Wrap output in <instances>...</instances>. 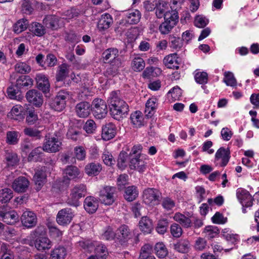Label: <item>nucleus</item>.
<instances>
[{"label": "nucleus", "instance_id": "obj_20", "mask_svg": "<svg viewBox=\"0 0 259 259\" xmlns=\"http://www.w3.org/2000/svg\"><path fill=\"white\" fill-rule=\"evenodd\" d=\"M113 22V21L111 15L108 13H105L102 15L99 18L97 27L99 31H104L108 29Z\"/></svg>", "mask_w": 259, "mask_h": 259}, {"label": "nucleus", "instance_id": "obj_8", "mask_svg": "<svg viewBox=\"0 0 259 259\" xmlns=\"http://www.w3.org/2000/svg\"><path fill=\"white\" fill-rule=\"evenodd\" d=\"M27 101L36 107H40L44 103L42 94L37 90H29L25 95Z\"/></svg>", "mask_w": 259, "mask_h": 259}, {"label": "nucleus", "instance_id": "obj_38", "mask_svg": "<svg viewBox=\"0 0 259 259\" xmlns=\"http://www.w3.org/2000/svg\"><path fill=\"white\" fill-rule=\"evenodd\" d=\"M190 247L189 241L187 239H181L174 244V249L181 253H186Z\"/></svg>", "mask_w": 259, "mask_h": 259}, {"label": "nucleus", "instance_id": "obj_54", "mask_svg": "<svg viewBox=\"0 0 259 259\" xmlns=\"http://www.w3.org/2000/svg\"><path fill=\"white\" fill-rule=\"evenodd\" d=\"M96 254L99 259H106L108 254L107 249L106 246L103 244H99L95 249Z\"/></svg>", "mask_w": 259, "mask_h": 259}, {"label": "nucleus", "instance_id": "obj_26", "mask_svg": "<svg viewBox=\"0 0 259 259\" xmlns=\"http://www.w3.org/2000/svg\"><path fill=\"white\" fill-rule=\"evenodd\" d=\"M47 179V174L45 168H41L37 170L33 176V180L35 185L37 186V189H40L45 183Z\"/></svg>", "mask_w": 259, "mask_h": 259}, {"label": "nucleus", "instance_id": "obj_56", "mask_svg": "<svg viewBox=\"0 0 259 259\" xmlns=\"http://www.w3.org/2000/svg\"><path fill=\"white\" fill-rule=\"evenodd\" d=\"M207 247V242L205 238L198 237L195 241L194 248L196 250L203 251Z\"/></svg>", "mask_w": 259, "mask_h": 259}, {"label": "nucleus", "instance_id": "obj_14", "mask_svg": "<svg viewBox=\"0 0 259 259\" xmlns=\"http://www.w3.org/2000/svg\"><path fill=\"white\" fill-rule=\"evenodd\" d=\"M92 110V105L88 102H81L75 106L77 115L80 118H86L90 114Z\"/></svg>", "mask_w": 259, "mask_h": 259}, {"label": "nucleus", "instance_id": "obj_27", "mask_svg": "<svg viewBox=\"0 0 259 259\" xmlns=\"http://www.w3.org/2000/svg\"><path fill=\"white\" fill-rule=\"evenodd\" d=\"M139 195V191L135 186H130L125 188L123 196L129 202L134 201Z\"/></svg>", "mask_w": 259, "mask_h": 259}, {"label": "nucleus", "instance_id": "obj_2", "mask_svg": "<svg viewBox=\"0 0 259 259\" xmlns=\"http://www.w3.org/2000/svg\"><path fill=\"white\" fill-rule=\"evenodd\" d=\"M86 192V186L84 184L75 185L71 190L66 201L67 203L70 206H78L79 205V199L84 197Z\"/></svg>", "mask_w": 259, "mask_h": 259}, {"label": "nucleus", "instance_id": "obj_32", "mask_svg": "<svg viewBox=\"0 0 259 259\" xmlns=\"http://www.w3.org/2000/svg\"><path fill=\"white\" fill-rule=\"evenodd\" d=\"M84 170L89 176H97L102 170V166L98 162H92L85 166Z\"/></svg>", "mask_w": 259, "mask_h": 259}, {"label": "nucleus", "instance_id": "obj_52", "mask_svg": "<svg viewBox=\"0 0 259 259\" xmlns=\"http://www.w3.org/2000/svg\"><path fill=\"white\" fill-rule=\"evenodd\" d=\"M66 136L68 139L76 141L80 140L82 137V133L78 130L71 128L68 130Z\"/></svg>", "mask_w": 259, "mask_h": 259}, {"label": "nucleus", "instance_id": "obj_11", "mask_svg": "<svg viewBox=\"0 0 259 259\" xmlns=\"http://www.w3.org/2000/svg\"><path fill=\"white\" fill-rule=\"evenodd\" d=\"M122 67V63L119 60H114L106 65L104 75L108 77H114L119 73V69Z\"/></svg>", "mask_w": 259, "mask_h": 259}, {"label": "nucleus", "instance_id": "obj_55", "mask_svg": "<svg viewBox=\"0 0 259 259\" xmlns=\"http://www.w3.org/2000/svg\"><path fill=\"white\" fill-rule=\"evenodd\" d=\"M50 106L55 111L60 112L64 109L65 104L63 101H60L58 98L55 97L51 101Z\"/></svg>", "mask_w": 259, "mask_h": 259}, {"label": "nucleus", "instance_id": "obj_53", "mask_svg": "<svg viewBox=\"0 0 259 259\" xmlns=\"http://www.w3.org/2000/svg\"><path fill=\"white\" fill-rule=\"evenodd\" d=\"M145 66L144 60L140 57L135 58L132 63V68L135 71L143 70Z\"/></svg>", "mask_w": 259, "mask_h": 259}, {"label": "nucleus", "instance_id": "obj_19", "mask_svg": "<svg viewBox=\"0 0 259 259\" xmlns=\"http://www.w3.org/2000/svg\"><path fill=\"white\" fill-rule=\"evenodd\" d=\"M83 206L88 213H93L96 211L98 208V200L93 196H88L84 200Z\"/></svg>", "mask_w": 259, "mask_h": 259}, {"label": "nucleus", "instance_id": "obj_15", "mask_svg": "<svg viewBox=\"0 0 259 259\" xmlns=\"http://www.w3.org/2000/svg\"><path fill=\"white\" fill-rule=\"evenodd\" d=\"M129 166L132 169L136 170L139 172H143L146 169L147 162L142 156H136L131 159Z\"/></svg>", "mask_w": 259, "mask_h": 259}, {"label": "nucleus", "instance_id": "obj_60", "mask_svg": "<svg viewBox=\"0 0 259 259\" xmlns=\"http://www.w3.org/2000/svg\"><path fill=\"white\" fill-rule=\"evenodd\" d=\"M225 77L224 81L228 86L235 87L237 85L236 80L233 75L231 72H226L225 73Z\"/></svg>", "mask_w": 259, "mask_h": 259}, {"label": "nucleus", "instance_id": "obj_24", "mask_svg": "<svg viewBox=\"0 0 259 259\" xmlns=\"http://www.w3.org/2000/svg\"><path fill=\"white\" fill-rule=\"evenodd\" d=\"M173 219L184 228H191L193 226V221L191 217H186L181 213H176L173 217Z\"/></svg>", "mask_w": 259, "mask_h": 259}, {"label": "nucleus", "instance_id": "obj_37", "mask_svg": "<svg viewBox=\"0 0 259 259\" xmlns=\"http://www.w3.org/2000/svg\"><path fill=\"white\" fill-rule=\"evenodd\" d=\"M164 19L165 21L176 25L179 21L178 13L176 10L168 11L165 12Z\"/></svg>", "mask_w": 259, "mask_h": 259}, {"label": "nucleus", "instance_id": "obj_23", "mask_svg": "<svg viewBox=\"0 0 259 259\" xmlns=\"http://www.w3.org/2000/svg\"><path fill=\"white\" fill-rule=\"evenodd\" d=\"M35 248L39 251L50 249L52 245V242L47 237H39L34 242Z\"/></svg>", "mask_w": 259, "mask_h": 259}, {"label": "nucleus", "instance_id": "obj_21", "mask_svg": "<svg viewBox=\"0 0 259 259\" xmlns=\"http://www.w3.org/2000/svg\"><path fill=\"white\" fill-rule=\"evenodd\" d=\"M158 99L154 97L149 99L145 105V113L148 118L151 117L158 107Z\"/></svg>", "mask_w": 259, "mask_h": 259}, {"label": "nucleus", "instance_id": "obj_18", "mask_svg": "<svg viewBox=\"0 0 259 259\" xmlns=\"http://www.w3.org/2000/svg\"><path fill=\"white\" fill-rule=\"evenodd\" d=\"M29 184V182L25 177H19L13 182L12 188L17 192H24L27 189Z\"/></svg>", "mask_w": 259, "mask_h": 259}, {"label": "nucleus", "instance_id": "obj_61", "mask_svg": "<svg viewBox=\"0 0 259 259\" xmlns=\"http://www.w3.org/2000/svg\"><path fill=\"white\" fill-rule=\"evenodd\" d=\"M24 133L26 136L35 138L36 139H40L42 137L41 132L40 131L31 127L24 128Z\"/></svg>", "mask_w": 259, "mask_h": 259}, {"label": "nucleus", "instance_id": "obj_63", "mask_svg": "<svg viewBox=\"0 0 259 259\" xmlns=\"http://www.w3.org/2000/svg\"><path fill=\"white\" fill-rule=\"evenodd\" d=\"M168 222L166 219H162L159 221L156 227L157 232L160 234H164L167 231Z\"/></svg>", "mask_w": 259, "mask_h": 259}, {"label": "nucleus", "instance_id": "obj_41", "mask_svg": "<svg viewBox=\"0 0 259 259\" xmlns=\"http://www.w3.org/2000/svg\"><path fill=\"white\" fill-rule=\"evenodd\" d=\"M26 114V121L29 125L34 124L38 120V116L33 107L27 108L25 111Z\"/></svg>", "mask_w": 259, "mask_h": 259}, {"label": "nucleus", "instance_id": "obj_17", "mask_svg": "<svg viewBox=\"0 0 259 259\" xmlns=\"http://www.w3.org/2000/svg\"><path fill=\"white\" fill-rule=\"evenodd\" d=\"M7 224L12 225L14 224L18 220L19 216L17 213L12 210L6 211L3 208H0V219Z\"/></svg>", "mask_w": 259, "mask_h": 259}, {"label": "nucleus", "instance_id": "obj_3", "mask_svg": "<svg viewBox=\"0 0 259 259\" xmlns=\"http://www.w3.org/2000/svg\"><path fill=\"white\" fill-rule=\"evenodd\" d=\"M116 187L110 186L104 187L99 192V199L101 202L107 205H112L117 196Z\"/></svg>", "mask_w": 259, "mask_h": 259}, {"label": "nucleus", "instance_id": "obj_39", "mask_svg": "<svg viewBox=\"0 0 259 259\" xmlns=\"http://www.w3.org/2000/svg\"><path fill=\"white\" fill-rule=\"evenodd\" d=\"M101 237L102 239L107 241L113 240L115 239H116V232H114L113 228L107 226L104 229Z\"/></svg>", "mask_w": 259, "mask_h": 259}, {"label": "nucleus", "instance_id": "obj_42", "mask_svg": "<svg viewBox=\"0 0 259 259\" xmlns=\"http://www.w3.org/2000/svg\"><path fill=\"white\" fill-rule=\"evenodd\" d=\"M167 9V3L159 1L156 4L155 14L157 18L160 19L164 17L165 13Z\"/></svg>", "mask_w": 259, "mask_h": 259}, {"label": "nucleus", "instance_id": "obj_33", "mask_svg": "<svg viewBox=\"0 0 259 259\" xmlns=\"http://www.w3.org/2000/svg\"><path fill=\"white\" fill-rule=\"evenodd\" d=\"M33 81L29 76L23 75L19 77L16 80V86L18 89L31 88Z\"/></svg>", "mask_w": 259, "mask_h": 259}, {"label": "nucleus", "instance_id": "obj_6", "mask_svg": "<svg viewBox=\"0 0 259 259\" xmlns=\"http://www.w3.org/2000/svg\"><path fill=\"white\" fill-rule=\"evenodd\" d=\"M92 110L94 115L96 118H104L107 113V107L104 100L101 99H95L93 102Z\"/></svg>", "mask_w": 259, "mask_h": 259}, {"label": "nucleus", "instance_id": "obj_16", "mask_svg": "<svg viewBox=\"0 0 259 259\" xmlns=\"http://www.w3.org/2000/svg\"><path fill=\"white\" fill-rule=\"evenodd\" d=\"M23 225L28 228L35 226L37 223V218L34 213L30 211L23 212L21 218Z\"/></svg>", "mask_w": 259, "mask_h": 259}, {"label": "nucleus", "instance_id": "obj_57", "mask_svg": "<svg viewBox=\"0 0 259 259\" xmlns=\"http://www.w3.org/2000/svg\"><path fill=\"white\" fill-rule=\"evenodd\" d=\"M170 232L174 237L179 238L183 234V229L179 224L175 223L171 225Z\"/></svg>", "mask_w": 259, "mask_h": 259}, {"label": "nucleus", "instance_id": "obj_47", "mask_svg": "<svg viewBox=\"0 0 259 259\" xmlns=\"http://www.w3.org/2000/svg\"><path fill=\"white\" fill-rule=\"evenodd\" d=\"M49 234L51 237L55 239L60 240L62 236V232L55 225L49 224L48 225Z\"/></svg>", "mask_w": 259, "mask_h": 259}, {"label": "nucleus", "instance_id": "obj_7", "mask_svg": "<svg viewBox=\"0 0 259 259\" xmlns=\"http://www.w3.org/2000/svg\"><path fill=\"white\" fill-rule=\"evenodd\" d=\"M116 234L117 241L122 245H126L133 237L132 231L125 225H121L116 230Z\"/></svg>", "mask_w": 259, "mask_h": 259}, {"label": "nucleus", "instance_id": "obj_1", "mask_svg": "<svg viewBox=\"0 0 259 259\" xmlns=\"http://www.w3.org/2000/svg\"><path fill=\"white\" fill-rule=\"evenodd\" d=\"M120 94L119 91H112L108 99L110 114L118 120L125 117L129 111L128 105L121 99Z\"/></svg>", "mask_w": 259, "mask_h": 259}, {"label": "nucleus", "instance_id": "obj_43", "mask_svg": "<svg viewBox=\"0 0 259 259\" xmlns=\"http://www.w3.org/2000/svg\"><path fill=\"white\" fill-rule=\"evenodd\" d=\"M43 147H37L34 149L29 154L28 160L29 161H38L40 160L43 154Z\"/></svg>", "mask_w": 259, "mask_h": 259}, {"label": "nucleus", "instance_id": "obj_10", "mask_svg": "<svg viewBox=\"0 0 259 259\" xmlns=\"http://www.w3.org/2000/svg\"><path fill=\"white\" fill-rule=\"evenodd\" d=\"M230 158V152L229 149L224 147L219 148L215 154V162L216 165L222 167L225 166Z\"/></svg>", "mask_w": 259, "mask_h": 259}, {"label": "nucleus", "instance_id": "obj_36", "mask_svg": "<svg viewBox=\"0 0 259 259\" xmlns=\"http://www.w3.org/2000/svg\"><path fill=\"white\" fill-rule=\"evenodd\" d=\"M130 119L132 123L136 127H140L144 124L143 114L140 111H136L132 113Z\"/></svg>", "mask_w": 259, "mask_h": 259}, {"label": "nucleus", "instance_id": "obj_48", "mask_svg": "<svg viewBox=\"0 0 259 259\" xmlns=\"http://www.w3.org/2000/svg\"><path fill=\"white\" fill-rule=\"evenodd\" d=\"M13 197V191L10 189L4 188L0 191V202L2 203L9 202Z\"/></svg>", "mask_w": 259, "mask_h": 259}, {"label": "nucleus", "instance_id": "obj_22", "mask_svg": "<svg viewBox=\"0 0 259 259\" xmlns=\"http://www.w3.org/2000/svg\"><path fill=\"white\" fill-rule=\"evenodd\" d=\"M36 81L39 90H41L44 93L49 92L50 84L46 76L42 74H37Z\"/></svg>", "mask_w": 259, "mask_h": 259}, {"label": "nucleus", "instance_id": "obj_46", "mask_svg": "<svg viewBox=\"0 0 259 259\" xmlns=\"http://www.w3.org/2000/svg\"><path fill=\"white\" fill-rule=\"evenodd\" d=\"M203 233L205 234V236L208 239H212L217 237L220 233L218 227L213 226H206Z\"/></svg>", "mask_w": 259, "mask_h": 259}, {"label": "nucleus", "instance_id": "obj_31", "mask_svg": "<svg viewBox=\"0 0 259 259\" xmlns=\"http://www.w3.org/2000/svg\"><path fill=\"white\" fill-rule=\"evenodd\" d=\"M126 22L130 24H137L141 18V13L138 10L129 11L126 15Z\"/></svg>", "mask_w": 259, "mask_h": 259}, {"label": "nucleus", "instance_id": "obj_12", "mask_svg": "<svg viewBox=\"0 0 259 259\" xmlns=\"http://www.w3.org/2000/svg\"><path fill=\"white\" fill-rule=\"evenodd\" d=\"M236 196L243 207H247L252 206L253 199L251 195L247 190L238 188L236 191Z\"/></svg>", "mask_w": 259, "mask_h": 259}, {"label": "nucleus", "instance_id": "obj_40", "mask_svg": "<svg viewBox=\"0 0 259 259\" xmlns=\"http://www.w3.org/2000/svg\"><path fill=\"white\" fill-rule=\"evenodd\" d=\"M223 238L228 242L233 244H237L240 240L239 236L237 234H233L231 231L224 230L222 232Z\"/></svg>", "mask_w": 259, "mask_h": 259}, {"label": "nucleus", "instance_id": "obj_50", "mask_svg": "<svg viewBox=\"0 0 259 259\" xmlns=\"http://www.w3.org/2000/svg\"><path fill=\"white\" fill-rule=\"evenodd\" d=\"M155 251L156 255L159 258H164L168 254V251L165 245L162 242L156 244Z\"/></svg>", "mask_w": 259, "mask_h": 259}, {"label": "nucleus", "instance_id": "obj_58", "mask_svg": "<svg viewBox=\"0 0 259 259\" xmlns=\"http://www.w3.org/2000/svg\"><path fill=\"white\" fill-rule=\"evenodd\" d=\"M76 158L80 161L84 160L86 158V151L85 148L81 146H78L74 149Z\"/></svg>", "mask_w": 259, "mask_h": 259}, {"label": "nucleus", "instance_id": "obj_59", "mask_svg": "<svg viewBox=\"0 0 259 259\" xmlns=\"http://www.w3.org/2000/svg\"><path fill=\"white\" fill-rule=\"evenodd\" d=\"M15 68L16 71L21 74L28 73L31 70L30 67L24 62L17 63Z\"/></svg>", "mask_w": 259, "mask_h": 259}, {"label": "nucleus", "instance_id": "obj_29", "mask_svg": "<svg viewBox=\"0 0 259 259\" xmlns=\"http://www.w3.org/2000/svg\"><path fill=\"white\" fill-rule=\"evenodd\" d=\"M67 254L66 248L62 245H58L51 251L50 259H64Z\"/></svg>", "mask_w": 259, "mask_h": 259}, {"label": "nucleus", "instance_id": "obj_62", "mask_svg": "<svg viewBox=\"0 0 259 259\" xmlns=\"http://www.w3.org/2000/svg\"><path fill=\"white\" fill-rule=\"evenodd\" d=\"M195 80L199 84H205L208 81V75L205 72H196L194 76Z\"/></svg>", "mask_w": 259, "mask_h": 259}, {"label": "nucleus", "instance_id": "obj_4", "mask_svg": "<svg viewBox=\"0 0 259 259\" xmlns=\"http://www.w3.org/2000/svg\"><path fill=\"white\" fill-rule=\"evenodd\" d=\"M161 198V193L156 189L147 188L143 191V201L147 205L153 206L159 204Z\"/></svg>", "mask_w": 259, "mask_h": 259}, {"label": "nucleus", "instance_id": "obj_34", "mask_svg": "<svg viewBox=\"0 0 259 259\" xmlns=\"http://www.w3.org/2000/svg\"><path fill=\"white\" fill-rule=\"evenodd\" d=\"M29 31L37 36H41L46 33L45 27L38 22H32L29 25Z\"/></svg>", "mask_w": 259, "mask_h": 259}, {"label": "nucleus", "instance_id": "obj_64", "mask_svg": "<svg viewBox=\"0 0 259 259\" xmlns=\"http://www.w3.org/2000/svg\"><path fill=\"white\" fill-rule=\"evenodd\" d=\"M33 11L32 4L29 0H22L21 11L24 14L30 15Z\"/></svg>", "mask_w": 259, "mask_h": 259}, {"label": "nucleus", "instance_id": "obj_44", "mask_svg": "<svg viewBox=\"0 0 259 259\" xmlns=\"http://www.w3.org/2000/svg\"><path fill=\"white\" fill-rule=\"evenodd\" d=\"M78 168L74 166H68L64 170L65 177L68 180H72L77 178L79 175Z\"/></svg>", "mask_w": 259, "mask_h": 259}, {"label": "nucleus", "instance_id": "obj_30", "mask_svg": "<svg viewBox=\"0 0 259 259\" xmlns=\"http://www.w3.org/2000/svg\"><path fill=\"white\" fill-rule=\"evenodd\" d=\"M139 226L140 229L144 233H150L153 229L152 221L147 217H143L141 218L139 221Z\"/></svg>", "mask_w": 259, "mask_h": 259}, {"label": "nucleus", "instance_id": "obj_45", "mask_svg": "<svg viewBox=\"0 0 259 259\" xmlns=\"http://www.w3.org/2000/svg\"><path fill=\"white\" fill-rule=\"evenodd\" d=\"M29 25L28 21L27 19H20L14 25V31L17 34L20 33L25 30L27 27L29 28Z\"/></svg>", "mask_w": 259, "mask_h": 259}, {"label": "nucleus", "instance_id": "obj_28", "mask_svg": "<svg viewBox=\"0 0 259 259\" xmlns=\"http://www.w3.org/2000/svg\"><path fill=\"white\" fill-rule=\"evenodd\" d=\"M59 18L56 15H47L43 21L46 27L52 30H56L59 28Z\"/></svg>", "mask_w": 259, "mask_h": 259}, {"label": "nucleus", "instance_id": "obj_49", "mask_svg": "<svg viewBox=\"0 0 259 259\" xmlns=\"http://www.w3.org/2000/svg\"><path fill=\"white\" fill-rule=\"evenodd\" d=\"M22 109L21 106L17 105L14 106L10 112L12 118L16 120H21L24 119V115L22 113Z\"/></svg>", "mask_w": 259, "mask_h": 259}, {"label": "nucleus", "instance_id": "obj_35", "mask_svg": "<svg viewBox=\"0 0 259 259\" xmlns=\"http://www.w3.org/2000/svg\"><path fill=\"white\" fill-rule=\"evenodd\" d=\"M69 74V66L65 63L62 64L58 67L56 75L57 81H63Z\"/></svg>", "mask_w": 259, "mask_h": 259}, {"label": "nucleus", "instance_id": "obj_5", "mask_svg": "<svg viewBox=\"0 0 259 259\" xmlns=\"http://www.w3.org/2000/svg\"><path fill=\"white\" fill-rule=\"evenodd\" d=\"M62 142L56 137L46 136L43 150L49 153H56L61 148Z\"/></svg>", "mask_w": 259, "mask_h": 259}, {"label": "nucleus", "instance_id": "obj_51", "mask_svg": "<svg viewBox=\"0 0 259 259\" xmlns=\"http://www.w3.org/2000/svg\"><path fill=\"white\" fill-rule=\"evenodd\" d=\"M0 259H14L13 251L9 249L5 244L1 246L0 251Z\"/></svg>", "mask_w": 259, "mask_h": 259}, {"label": "nucleus", "instance_id": "obj_25", "mask_svg": "<svg viewBox=\"0 0 259 259\" xmlns=\"http://www.w3.org/2000/svg\"><path fill=\"white\" fill-rule=\"evenodd\" d=\"M177 53H174L166 56L163 59L165 65L168 68H179V62L181 59L177 56Z\"/></svg>", "mask_w": 259, "mask_h": 259}, {"label": "nucleus", "instance_id": "obj_9", "mask_svg": "<svg viewBox=\"0 0 259 259\" xmlns=\"http://www.w3.org/2000/svg\"><path fill=\"white\" fill-rule=\"evenodd\" d=\"M72 210L69 208H65L59 210L57 214L56 221L61 226L68 225L73 217Z\"/></svg>", "mask_w": 259, "mask_h": 259}, {"label": "nucleus", "instance_id": "obj_13", "mask_svg": "<svg viewBox=\"0 0 259 259\" xmlns=\"http://www.w3.org/2000/svg\"><path fill=\"white\" fill-rule=\"evenodd\" d=\"M117 133L115 125L112 123H108L103 125L102 129L101 136L104 141H108L113 139Z\"/></svg>", "mask_w": 259, "mask_h": 259}]
</instances>
